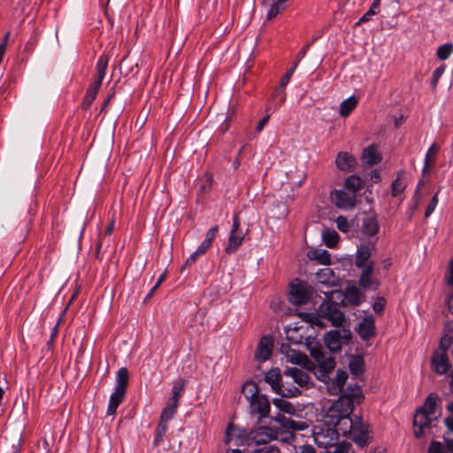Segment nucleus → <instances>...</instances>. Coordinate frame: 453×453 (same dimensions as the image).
<instances>
[{"instance_id":"nucleus-17","label":"nucleus","mask_w":453,"mask_h":453,"mask_svg":"<svg viewBox=\"0 0 453 453\" xmlns=\"http://www.w3.org/2000/svg\"><path fill=\"white\" fill-rule=\"evenodd\" d=\"M431 366L436 374H445L449 369V362L447 353L434 351L431 358Z\"/></svg>"},{"instance_id":"nucleus-32","label":"nucleus","mask_w":453,"mask_h":453,"mask_svg":"<svg viewBox=\"0 0 453 453\" xmlns=\"http://www.w3.org/2000/svg\"><path fill=\"white\" fill-rule=\"evenodd\" d=\"M218 231H219L218 226H214L207 231L204 240L198 246V249L200 250V251L205 253L210 249L214 238L216 237V235L218 234Z\"/></svg>"},{"instance_id":"nucleus-8","label":"nucleus","mask_w":453,"mask_h":453,"mask_svg":"<svg viewBox=\"0 0 453 453\" xmlns=\"http://www.w3.org/2000/svg\"><path fill=\"white\" fill-rule=\"evenodd\" d=\"M313 294V288L307 282L296 280L290 285L289 301L294 305H302L307 303Z\"/></svg>"},{"instance_id":"nucleus-47","label":"nucleus","mask_w":453,"mask_h":453,"mask_svg":"<svg viewBox=\"0 0 453 453\" xmlns=\"http://www.w3.org/2000/svg\"><path fill=\"white\" fill-rule=\"evenodd\" d=\"M405 184L401 180V179L398 177L396 178L391 185V193L392 196L396 197L398 196L404 189H405Z\"/></svg>"},{"instance_id":"nucleus-46","label":"nucleus","mask_w":453,"mask_h":453,"mask_svg":"<svg viewBox=\"0 0 453 453\" xmlns=\"http://www.w3.org/2000/svg\"><path fill=\"white\" fill-rule=\"evenodd\" d=\"M177 407L178 405H174L172 403L165 407L160 415V421H165L167 423V421L173 417Z\"/></svg>"},{"instance_id":"nucleus-20","label":"nucleus","mask_w":453,"mask_h":453,"mask_svg":"<svg viewBox=\"0 0 453 453\" xmlns=\"http://www.w3.org/2000/svg\"><path fill=\"white\" fill-rule=\"evenodd\" d=\"M375 328L374 319L367 316L359 323L357 333L363 340L367 341L375 334Z\"/></svg>"},{"instance_id":"nucleus-5","label":"nucleus","mask_w":453,"mask_h":453,"mask_svg":"<svg viewBox=\"0 0 453 453\" xmlns=\"http://www.w3.org/2000/svg\"><path fill=\"white\" fill-rule=\"evenodd\" d=\"M351 427L347 429L346 435H349L352 441L359 447H365L371 441L369 425L360 416L351 418Z\"/></svg>"},{"instance_id":"nucleus-15","label":"nucleus","mask_w":453,"mask_h":453,"mask_svg":"<svg viewBox=\"0 0 453 453\" xmlns=\"http://www.w3.org/2000/svg\"><path fill=\"white\" fill-rule=\"evenodd\" d=\"M375 240L368 241V243H363L358 246L357 257H356V266L358 268L367 265L369 258L372 256V251L375 250Z\"/></svg>"},{"instance_id":"nucleus-13","label":"nucleus","mask_w":453,"mask_h":453,"mask_svg":"<svg viewBox=\"0 0 453 453\" xmlns=\"http://www.w3.org/2000/svg\"><path fill=\"white\" fill-rule=\"evenodd\" d=\"M273 348V338L270 335L262 336L257 347L255 359L259 363L265 362L270 358Z\"/></svg>"},{"instance_id":"nucleus-56","label":"nucleus","mask_w":453,"mask_h":453,"mask_svg":"<svg viewBox=\"0 0 453 453\" xmlns=\"http://www.w3.org/2000/svg\"><path fill=\"white\" fill-rule=\"evenodd\" d=\"M252 453H280L278 447L273 445H266L254 450Z\"/></svg>"},{"instance_id":"nucleus-11","label":"nucleus","mask_w":453,"mask_h":453,"mask_svg":"<svg viewBox=\"0 0 453 453\" xmlns=\"http://www.w3.org/2000/svg\"><path fill=\"white\" fill-rule=\"evenodd\" d=\"M250 436L257 444H267L278 439L279 433L276 429L269 426H259L256 430L251 431Z\"/></svg>"},{"instance_id":"nucleus-37","label":"nucleus","mask_w":453,"mask_h":453,"mask_svg":"<svg viewBox=\"0 0 453 453\" xmlns=\"http://www.w3.org/2000/svg\"><path fill=\"white\" fill-rule=\"evenodd\" d=\"M344 300L350 304L358 305L360 303V291L353 287L346 289Z\"/></svg>"},{"instance_id":"nucleus-44","label":"nucleus","mask_w":453,"mask_h":453,"mask_svg":"<svg viewBox=\"0 0 453 453\" xmlns=\"http://www.w3.org/2000/svg\"><path fill=\"white\" fill-rule=\"evenodd\" d=\"M439 146L436 143H433L426 154V159L424 164L423 171L426 172L430 167V161L433 157L438 152Z\"/></svg>"},{"instance_id":"nucleus-57","label":"nucleus","mask_w":453,"mask_h":453,"mask_svg":"<svg viewBox=\"0 0 453 453\" xmlns=\"http://www.w3.org/2000/svg\"><path fill=\"white\" fill-rule=\"evenodd\" d=\"M386 306V300L383 297H378L372 304V309L376 313H380L384 311Z\"/></svg>"},{"instance_id":"nucleus-27","label":"nucleus","mask_w":453,"mask_h":453,"mask_svg":"<svg viewBox=\"0 0 453 453\" xmlns=\"http://www.w3.org/2000/svg\"><path fill=\"white\" fill-rule=\"evenodd\" d=\"M375 263L369 262L367 265L361 267L363 269L360 276L359 284L364 288H368L372 286V274L373 273Z\"/></svg>"},{"instance_id":"nucleus-39","label":"nucleus","mask_w":453,"mask_h":453,"mask_svg":"<svg viewBox=\"0 0 453 453\" xmlns=\"http://www.w3.org/2000/svg\"><path fill=\"white\" fill-rule=\"evenodd\" d=\"M345 188L349 189V192L356 194V192L362 188V180L356 175H351L346 179Z\"/></svg>"},{"instance_id":"nucleus-29","label":"nucleus","mask_w":453,"mask_h":453,"mask_svg":"<svg viewBox=\"0 0 453 453\" xmlns=\"http://www.w3.org/2000/svg\"><path fill=\"white\" fill-rule=\"evenodd\" d=\"M309 257L324 265L331 264L330 253L326 250H313L309 252Z\"/></svg>"},{"instance_id":"nucleus-40","label":"nucleus","mask_w":453,"mask_h":453,"mask_svg":"<svg viewBox=\"0 0 453 453\" xmlns=\"http://www.w3.org/2000/svg\"><path fill=\"white\" fill-rule=\"evenodd\" d=\"M453 52V44L451 42L444 43L438 47L436 56L441 60L448 59Z\"/></svg>"},{"instance_id":"nucleus-51","label":"nucleus","mask_w":453,"mask_h":453,"mask_svg":"<svg viewBox=\"0 0 453 453\" xmlns=\"http://www.w3.org/2000/svg\"><path fill=\"white\" fill-rule=\"evenodd\" d=\"M444 72H445V65H441L434 71L433 76H432V81H431V84H432V87L434 89L436 88L438 81Z\"/></svg>"},{"instance_id":"nucleus-33","label":"nucleus","mask_w":453,"mask_h":453,"mask_svg":"<svg viewBox=\"0 0 453 453\" xmlns=\"http://www.w3.org/2000/svg\"><path fill=\"white\" fill-rule=\"evenodd\" d=\"M242 392L250 403L251 400L259 396V389L257 385L254 381H246L242 386Z\"/></svg>"},{"instance_id":"nucleus-49","label":"nucleus","mask_w":453,"mask_h":453,"mask_svg":"<svg viewBox=\"0 0 453 453\" xmlns=\"http://www.w3.org/2000/svg\"><path fill=\"white\" fill-rule=\"evenodd\" d=\"M452 342H453L452 336H450L449 334H445L444 336H442V338L440 341L439 348L437 349H435L434 351H441L443 353H447V350L452 344Z\"/></svg>"},{"instance_id":"nucleus-16","label":"nucleus","mask_w":453,"mask_h":453,"mask_svg":"<svg viewBox=\"0 0 453 453\" xmlns=\"http://www.w3.org/2000/svg\"><path fill=\"white\" fill-rule=\"evenodd\" d=\"M348 379V373L345 371L338 370L336 376L331 380L326 381H323L326 384L327 391L330 395H339L340 393L343 394V387ZM346 390H344L345 392Z\"/></svg>"},{"instance_id":"nucleus-36","label":"nucleus","mask_w":453,"mask_h":453,"mask_svg":"<svg viewBox=\"0 0 453 453\" xmlns=\"http://www.w3.org/2000/svg\"><path fill=\"white\" fill-rule=\"evenodd\" d=\"M186 381L182 379L176 381L172 388V396L170 398V401L174 405L179 404V397L182 395L184 388H185Z\"/></svg>"},{"instance_id":"nucleus-12","label":"nucleus","mask_w":453,"mask_h":453,"mask_svg":"<svg viewBox=\"0 0 453 453\" xmlns=\"http://www.w3.org/2000/svg\"><path fill=\"white\" fill-rule=\"evenodd\" d=\"M434 419L435 418L427 414V412L423 411L420 409L417 410L413 418L414 435L417 438L422 437L425 433V429L430 426Z\"/></svg>"},{"instance_id":"nucleus-59","label":"nucleus","mask_w":453,"mask_h":453,"mask_svg":"<svg viewBox=\"0 0 453 453\" xmlns=\"http://www.w3.org/2000/svg\"><path fill=\"white\" fill-rule=\"evenodd\" d=\"M375 15V12H372L368 10L358 20L357 24H361L366 22L371 19V18Z\"/></svg>"},{"instance_id":"nucleus-34","label":"nucleus","mask_w":453,"mask_h":453,"mask_svg":"<svg viewBox=\"0 0 453 453\" xmlns=\"http://www.w3.org/2000/svg\"><path fill=\"white\" fill-rule=\"evenodd\" d=\"M357 99L353 96L343 100L340 105V115L342 117L349 116L350 112L357 107Z\"/></svg>"},{"instance_id":"nucleus-31","label":"nucleus","mask_w":453,"mask_h":453,"mask_svg":"<svg viewBox=\"0 0 453 453\" xmlns=\"http://www.w3.org/2000/svg\"><path fill=\"white\" fill-rule=\"evenodd\" d=\"M129 372L127 368H120L116 375L115 389L126 391L128 386Z\"/></svg>"},{"instance_id":"nucleus-1","label":"nucleus","mask_w":453,"mask_h":453,"mask_svg":"<svg viewBox=\"0 0 453 453\" xmlns=\"http://www.w3.org/2000/svg\"><path fill=\"white\" fill-rule=\"evenodd\" d=\"M363 398L360 386L357 383L349 385L346 391L325 411L322 421L337 427L342 435H346L347 429L351 427L350 414L354 406L360 403Z\"/></svg>"},{"instance_id":"nucleus-54","label":"nucleus","mask_w":453,"mask_h":453,"mask_svg":"<svg viewBox=\"0 0 453 453\" xmlns=\"http://www.w3.org/2000/svg\"><path fill=\"white\" fill-rule=\"evenodd\" d=\"M429 453H447L444 450L443 445L440 441H433L428 448Z\"/></svg>"},{"instance_id":"nucleus-25","label":"nucleus","mask_w":453,"mask_h":453,"mask_svg":"<svg viewBox=\"0 0 453 453\" xmlns=\"http://www.w3.org/2000/svg\"><path fill=\"white\" fill-rule=\"evenodd\" d=\"M362 159L365 164L369 165H374L381 161L380 154L377 152L376 147L372 144L364 150L362 154Z\"/></svg>"},{"instance_id":"nucleus-14","label":"nucleus","mask_w":453,"mask_h":453,"mask_svg":"<svg viewBox=\"0 0 453 453\" xmlns=\"http://www.w3.org/2000/svg\"><path fill=\"white\" fill-rule=\"evenodd\" d=\"M334 205L340 209H350L355 206L356 194L346 190H335L333 194Z\"/></svg>"},{"instance_id":"nucleus-38","label":"nucleus","mask_w":453,"mask_h":453,"mask_svg":"<svg viewBox=\"0 0 453 453\" xmlns=\"http://www.w3.org/2000/svg\"><path fill=\"white\" fill-rule=\"evenodd\" d=\"M287 0H276L274 1L270 9L267 12L266 19L271 20L275 18L280 12L285 9V3Z\"/></svg>"},{"instance_id":"nucleus-19","label":"nucleus","mask_w":453,"mask_h":453,"mask_svg":"<svg viewBox=\"0 0 453 453\" xmlns=\"http://www.w3.org/2000/svg\"><path fill=\"white\" fill-rule=\"evenodd\" d=\"M380 225L374 217H365L363 219L362 226H361V234L364 238H368L371 240H377L375 235L379 233Z\"/></svg>"},{"instance_id":"nucleus-64","label":"nucleus","mask_w":453,"mask_h":453,"mask_svg":"<svg viewBox=\"0 0 453 453\" xmlns=\"http://www.w3.org/2000/svg\"><path fill=\"white\" fill-rule=\"evenodd\" d=\"M380 5V0H373L369 10H371L372 12H375V14H377L379 12Z\"/></svg>"},{"instance_id":"nucleus-24","label":"nucleus","mask_w":453,"mask_h":453,"mask_svg":"<svg viewBox=\"0 0 453 453\" xmlns=\"http://www.w3.org/2000/svg\"><path fill=\"white\" fill-rule=\"evenodd\" d=\"M316 279L320 284L326 286H333L337 281L334 271L327 267L320 269L316 273Z\"/></svg>"},{"instance_id":"nucleus-50","label":"nucleus","mask_w":453,"mask_h":453,"mask_svg":"<svg viewBox=\"0 0 453 453\" xmlns=\"http://www.w3.org/2000/svg\"><path fill=\"white\" fill-rule=\"evenodd\" d=\"M297 64H298V61L294 63L293 66L285 73V75L281 79L277 95L279 94L280 90L284 89V88L288 83L289 80L291 79V77L297 66Z\"/></svg>"},{"instance_id":"nucleus-2","label":"nucleus","mask_w":453,"mask_h":453,"mask_svg":"<svg viewBox=\"0 0 453 453\" xmlns=\"http://www.w3.org/2000/svg\"><path fill=\"white\" fill-rule=\"evenodd\" d=\"M305 345L311 356L318 363V367L311 366V370H314V374L321 381L328 380L329 373L335 367L334 358L331 356L326 357L322 345L314 339H307Z\"/></svg>"},{"instance_id":"nucleus-23","label":"nucleus","mask_w":453,"mask_h":453,"mask_svg":"<svg viewBox=\"0 0 453 453\" xmlns=\"http://www.w3.org/2000/svg\"><path fill=\"white\" fill-rule=\"evenodd\" d=\"M286 359L291 364L303 365L308 370H311V366H313V364L309 360L308 357L304 353L296 349L290 351Z\"/></svg>"},{"instance_id":"nucleus-53","label":"nucleus","mask_w":453,"mask_h":453,"mask_svg":"<svg viewBox=\"0 0 453 453\" xmlns=\"http://www.w3.org/2000/svg\"><path fill=\"white\" fill-rule=\"evenodd\" d=\"M438 204V196L437 194H435L432 199L430 200L429 203L427 204L426 211H425V217L428 218L434 211L435 207Z\"/></svg>"},{"instance_id":"nucleus-42","label":"nucleus","mask_w":453,"mask_h":453,"mask_svg":"<svg viewBox=\"0 0 453 453\" xmlns=\"http://www.w3.org/2000/svg\"><path fill=\"white\" fill-rule=\"evenodd\" d=\"M167 424L165 421H159L156 430H155V440H154V445L157 446L159 444L160 441H162L163 437L165 436L166 431H167Z\"/></svg>"},{"instance_id":"nucleus-9","label":"nucleus","mask_w":453,"mask_h":453,"mask_svg":"<svg viewBox=\"0 0 453 453\" xmlns=\"http://www.w3.org/2000/svg\"><path fill=\"white\" fill-rule=\"evenodd\" d=\"M350 338L349 330H333L325 334L324 342L331 352H338L341 350L342 343H347Z\"/></svg>"},{"instance_id":"nucleus-63","label":"nucleus","mask_w":453,"mask_h":453,"mask_svg":"<svg viewBox=\"0 0 453 453\" xmlns=\"http://www.w3.org/2000/svg\"><path fill=\"white\" fill-rule=\"evenodd\" d=\"M294 349H291V347L288 344H282L280 347V352L285 356V357H288L290 351H293Z\"/></svg>"},{"instance_id":"nucleus-18","label":"nucleus","mask_w":453,"mask_h":453,"mask_svg":"<svg viewBox=\"0 0 453 453\" xmlns=\"http://www.w3.org/2000/svg\"><path fill=\"white\" fill-rule=\"evenodd\" d=\"M250 412L257 413L259 415V418L267 417L271 409L269 399L264 395H260L257 398L251 400L250 402Z\"/></svg>"},{"instance_id":"nucleus-22","label":"nucleus","mask_w":453,"mask_h":453,"mask_svg":"<svg viewBox=\"0 0 453 453\" xmlns=\"http://www.w3.org/2000/svg\"><path fill=\"white\" fill-rule=\"evenodd\" d=\"M284 374L293 379L294 382L300 387H308L310 383L309 374L298 368H288L284 371Z\"/></svg>"},{"instance_id":"nucleus-28","label":"nucleus","mask_w":453,"mask_h":453,"mask_svg":"<svg viewBox=\"0 0 453 453\" xmlns=\"http://www.w3.org/2000/svg\"><path fill=\"white\" fill-rule=\"evenodd\" d=\"M273 419L280 425L281 427L289 430H302L303 425L293 420L291 418L285 416L284 414H277Z\"/></svg>"},{"instance_id":"nucleus-48","label":"nucleus","mask_w":453,"mask_h":453,"mask_svg":"<svg viewBox=\"0 0 453 453\" xmlns=\"http://www.w3.org/2000/svg\"><path fill=\"white\" fill-rule=\"evenodd\" d=\"M446 409L449 411V415L444 418L443 423L447 429L453 433V402L449 403Z\"/></svg>"},{"instance_id":"nucleus-52","label":"nucleus","mask_w":453,"mask_h":453,"mask_svg":"<svg viewBox=\"0 0 453 453\" xmlns=\"http://www.w3.org/2000/svg\"><path fill=\"white\" fill-rule=\"evenodd\" d=\"M336 225L338 229L343 233H347L350 226L349 220L343 216H340L336 219Z\"/></svg>"},{"instance_id":"nucleus-3","label":"nucleus","mask_w":453,"mask_h":453,"mask_svg":"<svg viewBox=\"0 0 453 453\" xmlns=\"http://www.w3.org/2000/svg\"><path fill=\"white\" fill-rule=\"evenodd\" d=\"M340 433L337 427L321 421L313 426L312 437L318 447L329 448L338 441Z\"/></svg>"},{"instance_id":"nucleus-41","label":"nucleus","mask_w":453,"mask_h":453,"mask_svg":"<svg viewBox=\"0 0 453 453\" xmlns=\"http://www.w3.org/2000/svg\"><path fill=\"white\" fill-rule=\"evenodd\" d=\"M273 403L276 406L280 411L286 413H293L295 411V407L293 404L284 399L281 398H274L273 400Z\"/></svg>"},{"instance_id":"nucleus-62","label":"nucleus","mask_w":453,"mask_h":453,"mask_svg":"<svg viewBox=\"0 0 453 453\" xmlns=\"http://www.w3.org/2000/svg\"><path fill=\"white\" fill-rule=\"evenodd\" d=\"M449 273L447 278V282L449 285L453 286V259L449 263Z\"/></svg>"},{"instance_id":"nucleus-55","label":"nucleus","mask_w":453,"mask_h":453,"mask_svg":"<svg viewBox=\"0 0 453 453\" xmlns=\"http://www.w3.org/2000/svg\"><path fill=\"white\" fill-rule=\"evenodd\" d=\"M204 253L200 251V250L197 248L186 260L185 264L183 265L181 270H183L186 266L188 265H191L193 264H195V262L196 261L197 257L199 256H202L203 255Z\"/></svg>"},{"instance_id":"nucleus-26","label":"nucleus","mask_w":453,"mask_h":453,"mask_svg":"<svg viewBox=\"0 0 453 453\" xmlns=\"http://www.w3.org/2000/svg\"><path fill=\"white\" fill-rule=\"evenodd\" d=\"M126 391H121L115 389V391L111 395L110 401L107 408V414L113 415L119 404L123 402L125 398Z\"/></svg>"},{"instance_id":"nucleus-4","label":"nucleus","mask_w":453,"mask_h":453,"mask_svg":"<svg viewBox=\"0 0 453 453\" xmlns=\"http://www.w3.org/2000/svg\"><path fill=\"white\" fill-rule=\"evenodd\" d=\"M265 381L271 386L272 390L283 397H296L301 395L296 387L286 388L281 383V372L278 367L270 369L265 375Z\"/></svg>"},{"instance_id":"nucleus-43","label":"nucleus","mask_w":453,"mask_h":453,"mask_svg":"<svg viewBox=\"0 0 453 453\" xmlns=\"http://www.w3.org/2000/svg\"><path fill=\"white\" fill-rule=\"evenodd\" d=\"M349 369L353 375L358 377L364 372V362L361 358L356 357L349 363Z\"/></svg>"},{"instance_id":"nucleus-61","label":"nucleus","mask_w":453,"mask_h":453,"mask_svg":"<svg viewBox=\"0 0 453 453\" xmlns=\"http://www.w3.org/2000/svg\"><path fill=\"white\" fill-rule=\"evenodd\" d=\"M443 439L448 451L453 453V439L448 438L446 434L443 436Z\"/></svg>"},{"instance_id":"nucleus-45","label":"nucleus","mask_w":453,"mask_h":453,"mask_svg":"<svg viewBox=\"0 0 453 453\" xmlns=\"http://www.w3.org/2000/svg\"><path fill=\"white\" fill-rule=\"evenodd\" d=\"M332 447L333 450H326L325 452L322 453H349L350 443L346 441H342L338 443L336 441L335 444L333 445Z\"/></svg>"},{"instance_id":"nucleus-6","label":"nucleus","mask_w":453,"mask_h":453,"mask_svg":"<svg viewBox=\"0 0 453 453\" xmlns=\"http://www.w3.org/2000/svg\"><path fill=\"white\" fill-rule=\"evenodd\" d=\"M108 65V57L103 55L99 58L96 63V78L93 83L88 87L86 95L84 96L83 103L89 106L92 102L96 99L97 92L102 85V81L105 76V72Z\"/></svg>"},{"instance_id":"nucleus-10","label":"nucleus","mask_w":453,"mask_h":453,"mask_svg":"<svg viewBox=\"0 0 453 453\" xmlns=\"http://www.w3.org/2000/svg\"><path fill=\"white\" fill-rule=\"evenodd\" d=\"M244 234L240 230V219L237 214L234 217L233 226L229 234L228 245L226 248L227 254L234 253L242 245Z\"/></svg>"},{"instance_id":"nucleus-21","label":"nucleus","mask_w":453,"mask_h":453,"mask_svg":"<svg viewBox=\"0 0 453 453\" xmlns=\"http://www.w3.org/2000/svg\"><path fill=\"white\" fill-rule=\"evenodd\" d=\"M356 164V158L348 152L341 151L335 158V165L341 171L351 172Z\"/></svg>"},{"instance_id":"nucleus-7","label":"nucleus","mask_w":453,"mask_h":453,"mask_svg":"<svg viewBox=\"0 0 453 453\" xmlns=\"http://www.w3.org/2000/svg\"><path fill=\"white\" fill-rule=\"evenodd\" d=\"M326 299H329V294L325 293ZM318 313L320 317L329 320L333 326H340L345 320V316L337 304L330 303L328 300L323 301L318 308Z\"/></svg>"},{"instance_id":"nucleus-35","label":"nucleus","mask_w":453,"mask_h":453,"mask_svg":"<svg viewBox=\"0 0 453 453\" xmlns=\"http://www.w3.org/2000/svg\"><path fill=\"white\" fill-rule=\"evenodd\" d=\"M322 239L328 248H334L339 241V234L334 229L325 228L322 232Z\"/></svg>"},{"instance_id":"nucleus-60","label":"nucleus","mask_w":453,"mask_h":453,"mask_svg":"<svg viewBox=\"0 0 453 453\" xmlns=\"http://www.w3.org/2000/svg\"><path fill=\"white\" fill-rule=\"evenodd\" d=\"M270 119V115L267 114L266 116H265L257 124V127H256V130L257 132H261L264 128V127L267 124L268 120Z\"/></svg>"},{"instance_id":"nucleus-58","label":"nucleus","mask_w":453,"mask_h":453,"mask_svg":"<svg viewBox=\"0 0 453 453\" xmlns=\"http://www.w3.org/2000/svg\"><path fill=\"white\" fill-rule=\"evenodd\" d=\"M235 427L234 426L233 424H229L226 427V434H225V441L226 443H229L233 441V437H234V432H235Z\"/></svg>"},{"instance_id":"nucleus-30","label":"nucleus","mask_w":453,"mask_h":453,"mask_svg":"<svg viewBox=\"0 0 453 453\" xmlns=\"http://www.w3.org/2000/svg\"><path fill=\"white\" fill-rule=\"evenodd\" d=\"M438 404V396L431 393L426 399L425 404L420 408L421 411L427 412L434 418H436V408Z\"/></svg>"}]
</instances>
